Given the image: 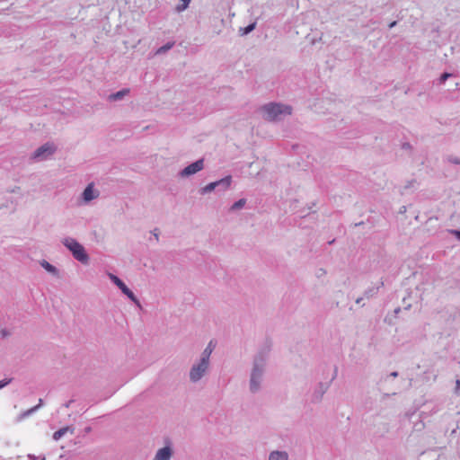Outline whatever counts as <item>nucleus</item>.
<instances>
[{"label":"nucleus","instance_id":"1","mask_svg":"<svg viewBox=\"0 0 460 460\" xmlns=\"http://www.w3.org/2000/svg\"><path fill=\"white\" fill-rule=\"evenodd\" d=\"M268 351L269 349H261L253 358L249 382V389L252 394L258 393L261 389L266 370Z\"/></svg>","mask_w":460,"mask_h":460},{"label":"nucleus","instance_id":"2","mask_svg":"<svg viewBox=\"0 0 460 460\" xmlns=\"http://www.w3.org/2000/svg\"><path fill=\"white\" fill-rule=\"evenodd\" d=\"M264 119L268 121H280L287 116L291 115L292 107L290 105L270 102L260 108Z\"/></svg>","mask_w":460,"mask_h":460},{"label":"nucleus","instance_id":"3","mask_svg":"<svg viewBox=\"0 0 460 460\" xmlns=\"http://www.w3.org/2000/svg\"><path fill=\"white\" fill-rule=\"evenodd\" d=\"M62 243L70 251L74 259L84 265H87L89 263L90 257L88 253L84 247L75 238L66 237L62 240Z\"/></svg>","mask_w":460,"mask_h":460},{"label":"nucleus","instance_id":"4","mask_svg":"<svg viewBox=\"0 0 460 460\" xmlns=\"http://www.w3.org/2000/svg\"><path fill=\"white\" fill-rule=\"evenodd\" d=\"M232 182V176L227 175L218 181L210 182L199 190L201 195H205L212 190L225 191L229 189Z\"/></svg>","mask_w":460,"mask_h":460},{"label":"nucleus","instance_id":"5","mask_svg":"<svg viewBox=\"0 0 460 460\" xmlns=\"http://www.w3.org/2000/svg\"><path fill=\"white\" fill-rule=\"evenodd\" d=\"M209 367V364L199 360L192 365L190 369V380L191 383H198L206 375Z\"/></svg>","mask_w":460,"mask_h":460},{"label":"nucleus","instance_id":"6","mask_svg":"<svg viewBox=\"0 0 460 460\" xmlns=\"http://www.w3.org/2000/svg\"><path fill=\"white\" fill-rule=\"evenodd\" d=\"M56 147L51 143H46L38 147L31 155V159L34 161H44L49 158L55 152Z\"/></svg>","mask_w":460,"mask_h":460},{"label":"nucleus","instance_id":"7","mask_svg":"<svg viewBox=\"0 0 460 460\" xmlns=\"http://www.w3.org/2000/svg\"><path fill=\"white\" fill-rule=\"evenodd\" d=\"M337 376V367H335L334 369V374L332 377V379L329 381V382H326V383H323V382H320L316 387L314 388V391L312 394V401L314 402H320L323 396V394L327 392V390L329 389L330 387V384L332 383V381Z\"/></svg>","mask_w":460,"mask_h":460},{"label":"nucleus","instance_id":"8","mask_svg":"<svg viewBox=\"0 0 460 460\" xmlns=\"http://www.w3.org/2000/svg\"><path fill=\"white\" fill-rule=\"evenodd\" d=\"M204 168V159H199L194 163L189 164L179 172V176L181 178L189 177L193 175Z\"/></svg>","mask_w":460,"mask_h":460},{"label":"nucleus","instance_id":"9","mask_svg":"<svg viewBox=\"0 0 460 460\" xmlns=\"http://www.w3.org/2000/svg\"><path fill=\"white\" fill-rule=\"evenodd\" d=\"M100 195L98 190L94 189L93 182L89 183L82 193L84 203L87 204L92 200L97 199Z\"/></svg>","mask_w":460,"mask_h":460},{"label":"nucleus","instance_id":"10","mask_svg":"<svg viewBox=\"0 0 460 460\" xmlns=\"http://www.w3.org/2000/svg\"><path fill=\"white\" fill-rule=\"evenodd\" d=\"M173 450L169 443L157 450L153 460H171Z\"/></svg>","mask_w":460,"mask_h":460},{"label":"nucleus","instance_id":"11","mask_svg":"<svg viewBox=\"0 0 460 460\" xmlns=\"http://www.w3.org/2000/svg\"><path fill=\"white\" fill-rule=\"evenodd\" d=\"M268 460H288V454L286 451L274 450L270 453Z\"/></svg>","mask_w":460,"mask_h":460},{"label":"nucleus","instance_id":"12","mask_svg":"<svg viewBox=\"0 0 460 460\" xmlns=\"http://www.w3.org/2000/svg\"><path fill=\"white\" fill-rule=\"evenodd\" d=\"M74 431H75V429L73 427H70V426L63 427V428L59 429L58 430H57L56 432H54L52 438L55 441H58L63 436H65L67 432H70L71 434H73Z\"/></svg>","mask_w":460,"mask_h":460},{"label":"nucleus","instance_id":"13","mask_svg":"<svg viewBox=\"0 0 460 460\" xmlns=\"http://www.w3.org/2000/svg\"><path fill=\"white\" fill-rule=\"evenodd\" d=\"M129 93V89L124 88L117 93L109 95L108 100L111 102H116L123 99Z\"/></svg>","mask_w":460,"mask_h":460},{"label":"nucleus","instance_id":"14","mask_svg":"<svg viewBox=\"0 0 460 460\" xmlns=\"http://www.w3.org/2000/svg\"><path fill=\"white\" fill-rule=\"evenodd\" d=\"M122 294L125 295L128 299H130L138 308H141L140 302L137 297L136 294L133 292V289H120Z\"/></svg>","mask_w":460,"mask_h":460},{"label":"nucleus","instance_id":"15","mask_svg":"<svg viewBox=\"0 0 460 460\" xmlns=\"http://www.w3.org/2000/svg\"><path fill=\"white\" fill-rule=\"evenodd\" d=\"M40 265L42 266V268H44L48 272L51 273L52 275H54V276L58 275V269L55 266H53L52 264H50L49 261L42 260L40 261Z\"/></svg>","mask_w":460,"mask_h":460},{"label":"nucleus","instance_id":"16","mask_svg":"<svg viewBox=\"0 0 460 460\" xmlns=\"http://www.w3.org/2000/svg\"><path fill=\"white\" fill-rule=\"evenodd\" d=\"M40 408V405H36L34 407H31V409L27 410V411H22L19 416H18V420H22L28 417H30L31 415H32L33 413H35Z\"/></svg>","mask_w":460,"mask_h":460},{"label":"nucleus","instance_id":"17","mask_svg":"<svg viewBox=\"0 0 460 460\" xmlns=\"http://www.w3.org/2000/svg\"><path fill=\"white\" fill-rule=\"evenodd\" d=\"M107 276L109 277L111 281L117 286V288H128L118 276L112 273H107Z\"/></svg>","mask_w":460,"mask_h":460},{"label":"nucleus","instance_id":"18","mask_svg":"<svg viewBox=\"0 0 460 460\" xmlns=\"http://www.w3.org/2000/svg\"><path fill=\"white\" fill-rule=\"evenodd\" d=\"M174 46V41H169L164 46L158 48L155 51L156 55H162L166 53L168 50H170Z\"/></svg>","mask_w":460,"mask_h":460},{"label":"nucleus","instance_id":"19","mask_svg":"<svg viewBox=\"0 0 460 460\" xmlns=\"http://www.w3.org/2000/svg\"><path fill=\"white\" fill-rule=\"evenodd\" d=\"M255 26H256V22H252V23H250L249 25H247L245 28H240L241 35H246V34L252 32L255 29Z\"/></svg>","mask_w":460,"mask_h":460},{"label":"nucleus","instance_id":"20","mask_svg":"<svg viewBox=\"0 0 460 460\" xmlns=\"http://www.w3.org/2000/svg\"><path fill=\"white\" fill-rule=\"evenodd\" d=\"M211 354H212V351H210L209 349L205 348L200 355L199 360H202V361L209 364V359H210Z\"/></svg>","mask_w":460,"mask_h":460},{"label":"nucleus","instance_id":"21","mask_svg":"<svg viewBox=\"0 0 460 460\" xmlns=\"http://www.w3.org/2000/svg\"><path fill=\"white\" fill-rule=\"evenodd\" d=\"M191 0H181V4L176 6V11L178 13L183 12L186 10L190 4Z\"/></svg>","mask_w":460,"mask_h":460},{"label":"nucleus","instance_id":"22","mask_svg":"<svg viewBox=\"0 0 460 460\" xmlns=\"http://www.w3.org/2000/svg\"><path fill=\"white\" fill-rule=\"evenodd\" d=\"M246 203V200L244 199H240L239 200L235 201L232 206H231V210H237V209H241L244 207Z\"/></svg>","mask_w":460,"mask_h":460},{"label":"nucleus","instance_id":"23","mask_svg":"<svg viewBox=\"0 0 460 460\" xmlns=\"http://www.w3.org/2000/svg\"><path fill=\"white\" fill-rule=\"evenodd\" d=\"M452 76L450 73H443L439 77V84H444L449 77Z\"/></svg>","mask_w":460,"mask_h":460},{"label":"nucleus","instance_id":"24","mask_svg":"<svg viewBox=\"0 0 460 460\" xmlns=\"http://www.w3.org/2000/svg\"><path fill=\"white\" fill-rule=\"evenodd\" d=\"M13 381V378H4L0 380V390L8 385Z\"/></svg>","mask_w":460,"mask_h":460},{"label":"nucleus","instance_id":"25","mask_svg":"<svg viewBox=\"0 0 460 460\" xmlns=\"http://www.w3.org/2000/svg\"><path fill=\"white\" fill-rule=\"evenodd\" d=\"M215 348H216V342H215L213 340H211V341L208 343V345H207V347H206V349H209V350H210V351H212V352H213V350L215 349Z\"/></svg>","mask_w":460,"mask_h":460},{"label":"nucleus","instance_id":"26","mask_svg":"<svg viewBox=\"0 0 460 460\" xmlns=\"http://www.w3.org/2000/svg\"><path fill=\"white\" fill-rule=\"evenodd\" d=\"M448 161L452 164H460V158H456V157H449L448 158Z\"/></svg>","mask_w":460,"mask_h":460},{"label":"nucleus","instance_id":"27","mask_svg":"<svg viewBox=\"0 0 460 460\" xmlns=\"http://www.w3.org/2000/svg\"><path fill=\"white\" fill-rule=\"evenodd\" d=\"M458 240H460V230H451L450 231Z\"/></svg>","mask_w":460,"mask_h":460},{"label":"nucleus","instance_id":"28","mask_svg":"<svg viewBox=\"0 0 460 460\" xmlns=\"http://www.w3.org/2000/svg\"><path fill=\"white\" fill-rule=\"evenodd\" d=\"M459 389H460V380L457 379L456 382V394H459Z\"/></svg>","mask_w":460,"mask_h":460},{"label":"nucleus","instance_id":"29","mask_svg":"<svg viewBox=\"0 0 460 460\" xmlns=\"http://www.w3.org/2000/svg\"><path fill=\"white\" fill-rule=\"evenodd\" d=\"M73 402H74L73 400H70V401L66 402V403H64V407L69 408Z\"/></svg>","mask_w":460,"mask_h":460},{"label":"nucleus","instance_id":"30","mask_svg":"<svg viewBox=\"0 0 460 460\" xmlns=\"http://www.w3.org/2000/svg\"><path fill=\"white\" fill-rule=\"evenodd\" d=\"M390 376L392 377H397L398 376V372L397 371H394L390 374Z\"/></svg>","mask_w":460,"mask_h":460},{"label":"nucleus","instance_id":"31","mask_svg":"<svg viewBox=\"0 0 460 460\" xmlns=\"http://www.w3.org/2000/svg\"><path fill=\"white\" fill-rule=\"evenodd\" d=\"M154 237L155 238L156 241L159 240V235L158 234L156 233V229L154 231Z\"/></svg>","mask_w":460,"mask_h":460},{"label":"nucleus","instance_id":"32","mask_svg":"<svg viewBox=\"0 0 460 460\" xmlns=\"http://www.w3.org/2000/svg\"><path fill=\"white\" fill-rule=\"evenodd\" d=\"M402 148H410V144L409 143H405L402 145Z\"/></svg>","mask_w":460,"mask_h":460},{"label":"nucleus","instance_id":"33","mask_svg":"<svg viewBox=\"0 0 460 460\" xmlns=\"http://www.w3.org/2000/svg\"><path fill=\"white\" fill-rule=\"evenodd\" d=\"M362 299H363L362 297H357L356 298V304H358V305L360 304Z\"/></svg>","mask_w":460,"mask_h":460},{"label":"nucleus","instance_id":"34","mask_svg":"<svg viewBox=\"0 0 460 460\" xmlns=\"http://www.w3.org/2000/svg\"><path fill=\"white\" fill-rule=\"evenodd\" d=\"M396 25V22H393L389 24V28H393Z\"/></svg>","mask_w":460,"mask_h":460},{"label":"nucleus","instance_id":"35","mask_svg":"<svg viewBox=\"0 0 460 460\" xmlns=\"http://www.w3.org/2000/svg\"><path fill=\"white\" fill-rule=\"evenodd\" d=\"M43 404V400L42 399H40L39 400V403L37 405H40V407L42 406Z\"/></svg>","mask_w":460,"mask_h":460},{"label":"nucleus","instance_id":"36","mask_svg":"<svg viewBox=\"0 0 460 460\" xmlns=\"http://www.w3.org/2000/svg\"><path fill=\"white\" fill-rule=\"evenodd\" d=\"M411 306V304L409 303V304H406L405 308L409 309Z\"/></svg>","mask_w":460,"mask_h":460},{"label":"nucleus","instance_id":"37","mask_svg":"<svg viewBox=\"0 0 460 460\" xmlns=\"http://www.w3.org/2000/svg\"><path fill=\"white\" fill-rule=\"evenodd\" d=\"M373 291H374V289H368V291H367V292H366V294H367V296H369L368 294H369L370 292H373Z\"/></svg>","mask_w":460,"mask_h":460},{"label":"nucleus","instance_id":"38","mask_svg":"<svg viewBox=\"0 0 460 460\" xmlns=\"http://www.w3.org/2000/svg\"><path fill=\"white\" fill-rule=\"evenodd\" d=\"M400 310H401V309L398 307V308L394 309V313H395V314H398V312H399Z\"/></svg>","mask_w":460,"mask_h":460},{"label":"nucleus","instance_id":"39","mask_svg":"<svg viewBox=\"0 0 460 460\" xmlns=\"http://www.w3.org/2000/svg\"><path fill=\"white\" fill-rule=\"evenodd\" d=\"M332 243H334V240L329 242L330 244H332Z\"/></svg>","mask_w":460,"mask_h":460}]
</instances>
